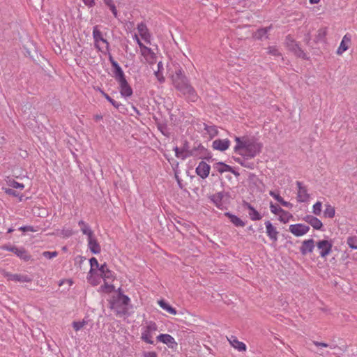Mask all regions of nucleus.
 <instances>
[{
    "label": "nucleus",
    "mask_w": 357,
    "mask_h": 357,
    "mask_svg": "<svg viewBox=\"0 0 357 357\" xmlns=\"http://www.w3.org/2000/svg\"><path fill=\"white\" fill-rule=\"evenodd\" d=\"M10 186L16 188V189H20L22 190L24 188V185L22 183H19L15 181H13L10 183Z\"/></svg>",
    "instance_id": "nucleus-50"
},
{
    "label": "nucleus",
    "mask_w": 357,
    "mask_h": 357,
    "mask_svg": "<svg viewBox=\"0 0 357 357\" xmlns=\"http://www.w3.org/2000/svg\"><path fill=\"white\" fill-rule=\"evenodd\" d=\"M94 119L96 121H99V120H101L102 119V116L100 115V114H96L94 116Z\"/></svg>",
    "instance_id": "nucleus-60"
},
{
    "label": "nucleus",
    "mask_w": 357,
    "mask_h": 357,
    "mask_svg": "<svg viewBox=\"0 0 357 357\" xmlns=\"http://www.w3.org/2000/svg\"><path fill=\"white\" fill-rule=\"evenodd\" d=\"M270 195L272 196L274 199H275L278 202H280L283 206H285L289 208H291L293 207L292 204L289 202H286L283 199V198L278 194L275 193L273 191H270Z\"/></svg>",
    "instance_id": "nucleus-24"
},
{
    "label": "nucleus",
    "mask_w": 357,
    "mask_h": 357,
    "mask_svg": "<svg viewBox=\"0 0 357 357\" xmlns=\"http://www.w3.org/2000/svg\"><path fill=\"white\" fill-rule=\"evenodd\" d=\"M79 224L81 225V229H82V232L84 234L87 235L88 238H89L90 234L93 235V233L91 232V231L90 230V229L89 228V227L86 225H85L83 222H80Z\"/></svg>",
    "instance_id": "nucleus-46"
},
{
    "label": "nucleus",
    "mask_w": 357,
    "mask_h": 357,
    "mask_svg": "<svg viewBox=\"0 0 357 357\" xmlns=\"http://www.w3.org/2000/svg\"><path fill=\"white\" fill-rule=\"evenodd\" d=\"M310 227L305 224L296 223L289 226L288 231L296 237H301L310 231Z\"/></svg>",
    "instance_id": "nucleus-7"
},
{
    "label": "nucleus",
    "mask_w": 357,
    "mask_h": 357,
    "mask_svg": "<svg viewBox=\"0 0 357 357\" xmlns=\"http://www.w3.org/2000/svg\"><path fill=\"white\" fill-rule=\"evenodd\" d=\"M229 341L230 344L236 349L240 351H245L246 350L245 344L243 342L238 341L236 337H231L229 339Z\"/></svg>",
    "instance_id": "nucleus-22"
},
{
    "label": "nucleus",
    "mask_w": 357,
    "mask_h": 357,
    "mask_svg": "<svg viewBox=\"0 0 357 357\" xmlns=\"http://www.w3.org/2000/svg\"><path fill=\"white\" fill-rule=\"evenodd\" d=\"M271 29V26L259 29L255 33L254 37L256 39L261 40L264 36H266L268 31Z\"/></svg>",
    "instance_id": "nucleus-35"
},
{
    "label": "nucleus",
    "mask_w": 357,
    "mask_h": 357,
    "mask_svg": "<svg viewBox=\"0 0 357 357\" xmlns=\"http://www.w3.org/2000/svg\"><path fill=\"white\" fill-rule=\"evenodd\" d=\"M327 34V29L326 27L321 28L317 31V34L315 36L314 42L319 43L323 40Z\"/></svg>",
    "instance_id": "nucleus-32"
},
{
    "label": "nucleus",
    "mask_w": 357,
    "mask_h": 357,
    "mask_svg": "<svg viewBox=\"0 0 357 357\" xmlns=\"http://www.w3.org/2000/svg\"><path fill=\"white\" fill-rule=\"evenodd\" d=\"M158 304L162 309L166 311L168 314L171 315H176L177 314V311L176 310V309L165 300L161 299L158 301Z\"/></svg>",
    "instance_id": "nucleus-19"
},
{
    "label": "nucleus",
    "mask_w": 357,
    "mask_h": 357,
    "mask_svg": "<svg viewBox=\"0 0 357 357\" xmlns=\"http://www.w3.org/2000/svg\"><path fill=\"white\" fill-rule=\"evenodd\" d=\"M351 43V36L349 34L344 36L340 45L337 50V54L341 55L344 52L347 50L349 47V45Z\"/></svg>",
    "instance_id": "nucleus-14"
},
{
    "label": "nucleus",
    "mask_w": 357,
    "mask_h": 357,
    "mask_svg": "<svg viewBox=\"0 0 357 357\" xmlns=\"http://www.w3.org/2000/svg\"><path fill=\"white\" fill-rule=\"evenodd\" d=\"M347 244L351 248L357 249V234L351 235L347 238Z\"/></svg>",
    "instance_id": "nucleus-37"
},
{
    "label": "nucleus",
    "mask_w": 357,
    "mask_h": 357,
    "mask_svg": "<svg viewBox=\"0 0 357 357\" xmlns=\"http://www.w3.org/2000/svg\"><path fill=\"white\" fill-rule=\"evenodd\" d=\"M310 40H311L310 33V32H308V33H307L305 35L304 41L305 42V43H306L307 45H309V44H310Z\"/></svg>",
    "instance_id": "nucleus-57"
},
{
    "label": "nucleus",
    "mask_w": 357,
    "mask_h": 357,
    "mask_svg": "<svg viewBox=\"0 0 357 357\" xmlns=\"http://www.w3.org/2000/svg\"><path fill=\"white\" fill-rule=\"evenodd\" d=\"M293 215L288 211L282 210L278 215V220L282 223H287L293 219Z\"/></svg>",
    "instance_id": "nucleus-27"
},
{
    "label": "nucleus",
    "mask_w": 357,
    "mask_h": 357,
    "mask_svg": "<svg viewBox=\"0 0 357 357\" xmlns=\"http://www.w3.org/2000/svg\"><path fill=\"white\" fill-rule=\"evenodd\" d=\"M320 2V0H310L311 4H317Z\"/></svg>",
    "instance_id": "nucleus-61"
},
{
    "label": "nucleus",
    "mask_w": 357,
    "mask_h": 357,
    "mask_svg": "<svg viewBox=\"0 0 357 357\" xmlns=\"http://www.w3.org/2000/svg\"><path fill=\"white\" fill-rule=\"evenodd\" d=\"M137 30L140 34V36L143 38H145L146 33H148V29L146 25L142 22L137 25Z\"/></svg>",
    "instance_id": "nucleus-42"
},
{
    "label": "nucleus",
    "mask_w": 357,
    "mask_h": 357,
    "mask_svg": "<svg viewBox=\"0 0 357 357\" xmlns=\"http://www.w3.org/2000/svg\"><path fill=\"white\" fill-rule=\"evenodd\" d=\"M155 75L157 78V79L160 82V83H162L165 82V77L164 76L162 75V73H160V72L159 70L158 71H155Z\"/></svg>",
    "instance_id": "nucleus-53"
},
{
    "label": "nucleus",
    "mask_w": 357,
    "mask_h": 357,
    "mask_svg": "<svg viewBox=\"0 0 357 357\" xmlns=\"http://www.w3.org/2000/svg\"><path fill=\"white\" fill-rule=\"evenodd\" d=\"M235 142L234 152L243 156H255L262 148V144L253 136L235 137Z\"/></svg>",
    "instance_id": "nucleus-2"
},
{
    "label": "nucleus",
    "mask_w": 357,
    "mask_h": 357,
    "mask_svg": "<svg viewBox=\"0 0 357 357\" xmlns=\"http://www.w3.org/2000/svg\"><path fill=\"white\" fill-rule=\"evenodd\" d=\"M43 255L47 259H52L57 256V252L46 251L43 253Z\"/></svg>",
    "instance_id": "nucleus-49"
},
{
    "label": "nucleus",
    "mask_w": 357,
    "mask_h": 357,
    "mask_svg": "<svg viewBox=\"0 0 357 357\" xmlns=\"http://www.w3.org/2000/svg\"><path fill=\"white\" fill-rule=\"evenodd\" d=\"M293 53L299 58H301L305 60H308L309 57L307 56V54L304 52V51L300 47V46H298V48H296L295 50L293 51Z\"/></svg>",
    "instance_id": "nucleus-40"
},
{
    "label": "nucleus",
    "mask_w": 357,
    "mask_h": 357,
    "mask_svg": "<svg viewBox=\"0 0 357 357\" xmlns=\"http://www.w3.org/2000/svg\"><path fill=\"white\" fill-rule=\"evenodd\" d=\"M249 216L252 220H259L261 218V215L250 205H248Z\"/></svg>",
    "instance_id": "nucleus-34"
},
{
    "label": "nucleus",
    "mask_w": 357,
    "mask_h": 357,
    "mask_svg": "<svg viewBox=\"0 0 357 357\" xmlns=\"http://www.w3.org/2000/svg\"><path fill=\"white\" fill-rule=\"evenodd\" d=\"M173 84L177 90L181 92L183 95L187 96L191 101L195 102L196 100L197 94L195 91L188 83L186 77L178 81L176 80V82H173Z\"/></svg>",
    "instance_id": "nucleus-4"
},
{
    "label": "nucleus",
    "mask_w": 357,
    "mask_h": 357,
    "mask_svg": "<svg viewBox=\"0 0 357 357\" xmlns=\"http://www.w3.org/2000/svg\"><path fill=\"white\" fill-rule=\"evenodd\" d=\"M93 38H94V40H95V46L98 48L100 50V47L98 45V43L99 41H102V43H105L106 44V49L108 50H109V43L107 42V40H105V38H103L102 36V33L101 31L98 29L97 26H94L93 27Z\"/></svg>",
    "instance_id": "nucleus-15"
},
{
    "label": "nucleus",
    "mask_w": 357,
    "mask_h": 357,
    "mask_svg": "<svg viewBox=\"0 0 357 357\" xmlns=\"http://www.w3.org/2000/svg\"><path fill=\"white\" fill-rule=\"evenodd\" d=\"M229 220L236 227H244L245 226V223L243 220H241L238 217L231 214V213H226L225 214Z\"/></svg>",
    "instance_id": "nucleus-26"
},
{
    "label": "nucleus",
    "mask_w": 357,
    "mask_h": 357,
    "mask_svg": "<svg viewBox=\"0 0 357 357\" xmlns=\"http://www.w3.org/2000/svg\"><path fill=\"white\" fill-rule=\"evenodd\" d=\"M157 332L158 325L153 321H147L141 328L140 338L146 344H155Z\"/></svg>",
    "instance_id": "nucleus-3"
},
{
    "label": "nucleus",
    "mask_w": 357,
    "mask_h": 357,
    "mask_svg": "<svg viewBox=\"0 0 357 357\" xmlns=\"http://www.w3.org/2000/svg\"><path fill=\"white\" fill-rule=\"evenodd\" d=\"M215 168L219 172H229L231 170V168L229 166L223 163H218Z\"/></svg>",
    "instance_id": "nucleus-45"
},
{
    "label": "nucleus",
    "mask_w": 357,
    "mask_h": 357,
    "mask_svg": "<svg viewBox=\"0 0 357 357\" xmlns=\"http://www.w3.org/2000/svg\"><path fill=\"white\" fill-rule=\"evenodd\" d=\"M314 344L319 349H322V348H326V347H329L330 349H334V347H333L332 345H329L326 343H324V342H314Z\"/></svg>",
    "instance_id": "nucleus-48"
},
{
    "label": "nucleus",
    "mask_w": 357,
    "mask_h": 357,
    "mask_svg": "<svg viewBox=\"0 0 357 357\" xmlns=\"http://www.w3.org/2000/svg\"><path fill=\"white\" fill-rule=\"evenodd\" d=\"M230 146V141L227 139H217L213 142L212 147L215 150L224 151L227 150Z\"/></svg>",
    "instance_id": "nucleus-11"
},
{
    "label": "nucleus",
    "mask_w": 357,
    "mask_h": 357,
    "mask_svg": "<svg viewBox=\"0 0 357 357\" xmlns=\"http://www.w3.org/2000/svg\"><path fill=\"white\" fill-rule=\"evenodd\" d=\"M314 246V241L312 238L304 240L300 247V251L302 255H306L312 252Z\"/></svg>",
    "instance_id": "nucleus-10"
},
{
    "label": "nucleus",
    "mask_w": 357,
    "mask_h": 357,
    "mask_svg": "<svg viewBox=\"0 0 357 357\" xmlns=\"http://www.w3.org/2000/svg\"><path fill=\"white\" fill-rule=\"evenodd\" d=\"M158 342H162L165 344L169 349L172 351H176L178 348V343L176 340L169 334L162 333L156 336Z\"/></svg>",
    "instance_id": "nucleus-8"
},
{
    "label": "nucleus",
    "mask_w": 357,
    "mask_h": 357,
    "mask_svg": "<svg viewBox=\"0 0 357 357\" xmlns=\"http://www.w3.org/2000/svg\"><path fill=\"white\" fill-rule=\"evenodd\" d=\"M185 77H186L183 75L182 70L181 68H177L175 70V73L172 75V81L173 82H176V80L178 81Z\"/></svg>",
    "instance_id": "nucleus-38"
},
{
    "label": "nucleus",
    "mask_w": 357,
    "mask_h": 357,
    "mask_svg": "<svg viewBox=\"0 0 357 357\" xmlns=\"http://www.w3.org/2000/svg\"><path fill=\"white\" fill-rule=\"evenodd\" d=\"M120 87V93L122 96L130 97L132 94V89L127 80L119 82Z\"/></svg>",
    "instance_id": "nucleus-16"
},
{
    "label": "nucleus",
    "mask_w": 357,
    "mask_h": 357,
    "mask_svg": "<svg viewBox=\"0 0 357 357\" xmlns=\"http://www.w3.org/2000/svg\"><path fill=\"white\" fill-rule=\"evenodd\" d=\"M174 158H171L170 159H169V162L173 166L174 165Z\"/></svg>",
    "instance_id": "nucleus-63"
},
{
    "label": "nucleus",
    "mask_w": 357,
    "mask_h": 357,
    "mask_svg": "<svg viewBox=\"0 0 357 357\" xmlns=\"http://www.w3.org/2000/svg\"><path fill=\"white\" fill-rule=\"evenodd\" d=\"M73 284V282L71 279H66V280H61L59 282V285L62 286L64 284H67L68 287H70Z\"/></svg>",
    "instance_id": "nucleus-52"
},
{
    "label": "nucleus",
    "mask_w": 357,
    "mask_h": 357,
    "mask_svg": "<svg viewBox=\"0 0 357 357\" xmlns=\"http://www.w3.org/2000/svg\"><path fill=\"white\" fill-rule=\"evenodd\" d=\"M303 220L316 230H321L324 227L322 222L316 215H307Z\"/></svg>",
    "instance_id": "nucleus-9"
},
{
    "label": "nucleus",
    "mask_w": 357,
    "mask_h": 357,
    "mask_svg": "<svg viewBox=\"0 0 357 357\" xmlns=\"http://www.w3.org/2000/svg\"><path fill=\"white\" fill-rule=\"evenodd\" d=\"M210 171V167L206 162H200L196 169V172L202 178L208 176Z\"/></svg>",
    "instance_id": "nucleus-20"
},
{
    "label": "nucleus",
    "mask_w": 357,
    "mask_h": 357,
    "mask_svg": "<svg viewBox=\"0 0 357 357\" xmlns=\"http://www.w3.org/2000/svg\"><path fill=\"white\" fill-rule=\"evenodd\" d=\"M335 215V208L329 204L325 205L324 216L328 218H333Z\"/></svg>",
    "instance_id": "nucleus-28"
},
{
    "label": "nucleus",
    "mask_w": 357,
    "mask_h": 357,
    "mask_svg": "<svg viewBox=\"0 0 357 357\" xmlns=\"http://www.w3.org/2000/svg\"><path fill=\"white\" fill-rule=\"evenodd\" d=\"M90 270L87 275L88 282L93 286L102 284L99 287V291L102 293H111L115 290L113 282L116 280L115 273L104 264L99 265L98 260L93 257L89 260Z\"/></svg>",
    "instance_id": "nucleus-1"
},
{
    "label": "nucleus",
    "mask_w": 357,
    "mask_h": 357,
    "mask_svg": "<svg viewBox=\"0 0 357 357\" xmlns=\"http://www.w3.org/2000/svg\"><path fill=\"white\" fill-rule=\"evenodd\" d=\"M293 53L299 58H301L305 60H308L309 57L307 56V54L304 52V51L300 47V46H298V48H296L295 50L293 51Z\"/></svg>",
    "instance_id": "nucleus-41"
},
{
    "label": "nucleus",
    "mask_w": 357,
    "mask_h": 357,
    "mask_svg": "<svg viewBox=\"0 0 357 357\" xmlns=\"http://www.w3.org/2000/svg\"><path fill=\"white\" fill-rule=\"evenodd\" d=\"M104 3L106 6H107L109 9L111 10L112 13H113L114 16L115 17H117L118 12L116 8L115 4L114 3L112 0H103Z\"/></svg>",
    "instance_id": "nucleus-39"
},
{
    "label": "nucleus",
    "mask_w": 357,
    "mask_h": 357,
    "mask_svg": "<svg viewBox=\"0 0 357 357\" xmlns=\"http://www.w3.org/2000/svg\"><path fill=\"white\" fill-rule=\"evenodd\" d=\"M113 68L114 77L118 82L126 80L125 74L119 65L115 66Z\"/></svg>",
    "instance_id": "nucleus-21"
},
{
    "label": "nucleus",
    "mask_w": 357,
    "mask_h": 357,
    "mask_svg": "<svg viewBox=\"0 0 357 357\" xmlns=\"http://www.w3.org/2000/svg\"><path fill=\"white\" fill-rule=\"evenodd\" d=\"M85 6L92 8L96 5L95 0H82Z\"/></svg>",
    "instance_id": "nucleus-54"
},
{
    "label": "nucleus",
    "mask_w": 357,
    "mask_h": 357,
    "mask_svg": "<svg viewBox=\"0 0 357 357\" xmlns=\"http://www.w3.org/2000/svg\"><path fill=\"white\" fill-rule=\"evenodd\" d=\"M158 70L159 71H160V69L162 68V63L161 61H160L158 63Z\"/></svg>",
    "instance_id": "nucleus-62"
},
{
    "label": "nucleus",
    "mask_w": 357,
    "mask_h": 357,
    "mask_svg": "<svg viewBox=\"0 0 357 357\" xmlns=\"http://www.w3.org/2000/svg\"><path fill=\"white\" fill-rule=\"evenodd\" d=\"M102 95L116 109H119L121 104L112 99L107 93L100 90Z\"/></svg>",
    "instance_id": "nucleus-43"
},
{
    "label": "nucleus",
    "mask_w": 357,
    "mask_h": 357,
    "mask_svg": "<svg viewBox=\"0 0 357 357\" xmlns=\"http://www.w3.org/2000/svg\"><path fill=\"white\" fill-rule=\"evenodd\" d=\"M88 246L91 252L94 254H98L100 252V246L97 242L96 239L93 236V235H91L88 238Z\"/></svg>",
    "instance_id": "nucleus-18"
},
{
    "label": "nucleus",
    "mask_w": 357,
    "mask_h": 357,
    "mask_svg": "<svg viewBox=\"0 0 357 357\" xmlns=\"http://www.w3.org/2000/svg\"><path fill=\"white\" fill-rule=\"evenodd\" d=\"M137 43H138L139 45V47L142 49H143V46H144V45L142 43V42L138 38H137Z\"/></svg>",
    "instance_id": "nucleus-64"
},
{
    "label": "nucleus",
    "mask_w": 357,
    "mask_h": 357,
    "mask_svg": "<svg viewBox=\"0 0 357 357\" xmlns=\"http://www.w3.org/2000/svg\"><path fill=\"white\" fill-rule=\"evenodd\" d=\"M87 324V321L84 319L75 321L73 322L72 326L75 331L77 332L82 329H83L85 326Z\"/></svg>",
    "instance_id": "nucleus-31"
},
{
    "label": "nucleus",
    "mask_w": 357,
    "mask_h": 357,
    "mask_svg": "<svg viewBox=\"0 0 357 357\" xmlns=\"http://www.w3.org/2000/svg\"><path fill=\"white\" fill-rule=\"evenodd\" d=\"M142 54L146 56L150 54L151 57L154 55V54L151 52V50L146 46H143V49H142Z\"/></svg>",
    "instance_id": "nucleus-51"
},
{
    "label": "nucleus",
    "mask_w": 357,
    "mask_h": 357,
    "mask_svg": "<svg viewBox=\"0 0 357 357\" xmlns=\"http://www.w3.org/2000/svg\"><path fill=\"white\" fill-rule=\"evenodd\" d=\"M285 44L287 49L292 52L298 48V44L296 42V40L291 36H287L285 39Z\"/></svg>",
    "instance_id": "nucleus-25"
},
{
    "label": "nucleus",
    "mask_w": 357,
    "mask_h": 357,
    "mask_svg": "<svg viewBox=\"0 0 357 357\" xmlns=\"http://www.w3.org/2000/svg\"><path fill=\"white\" fill-rule=\"evenodd\" d=\"M270 210L272 213L278 216L283 209H282L278 205L274 204L272 202H271Z\"/></svg>",
    "instance_id": "nucleus-44"
},
{
    "label": "nucleus",
    "mask_w": 357,
    "mask_h": 357,
    "mask_svg": "<svg viewBox=\"0 0 357 357\" xmlns=\"http://www.w3.org/2000/svg\"><path fill=\"white\" fill-rule=\"evenodd\" d=\"M316 246L319 250L320 257L325 258L332 251L333 242L331 240L322 239L316 243Z\"/></svg>",
    "instance_id": "nucleus-6"
},
{
    "label": "nucleus",
    "mask_w": 357,
    "mask_h": 357,
    "mask_svg": "<svg viewBox=\"0 0 357 357\" xmlns=\"http://www.w3.org/2000/svg\"><path fill=\"white\" fill-rule=\"evenodd\" d=\"M11 250L16 254L18 257L20 258H22L25 260L29 259V257L26 254V251L23 249H18L17 248H13L11 249Z\"/></svg>",
    "instance_id": "nucleus-36"
},
{
    "label": "nucleus",
    "mask_w": 357,
    "mask_h": 357,
    "mask_svg": "<svg viewBox=\"0 0 357 357\" xmlns=\"http://www.w3.org/2000/svg\"><path fill=\"white\" fill-rule=\"evenodd\" d=\"M130 302V298L121 294H117L110 302L111 307L117 313H124Z\"/></svg>",
    "instance_id": "nucleus-5"
},
{
    "label": "nucleus",
    "mask_w": 357,
    "mask_h": 357,
    "mask_svg": "<svg viewBox=\"0 0 357 357\" xmlns=\"http://www.w3.org/2000/svg\"><path fill=\"white\" fill-rule=\"evenodd\" d=\"M158 355L155 351H146L143 354V357H157Z\"/></svg>",
    "instance_id": "nucleus-55"
},
{
    "label": "nucleus",
    "mask_w": 357,
    "mask_h": 357,
    "mask_svg": "<svg viewBox=\"0 0 357 357\" xmlns=\"http://www.w3.org/2000/svg\"><path fill=\"white\" fill-rule=\"evenodd\" d=\"M5 192L8 194V195H13V196H15L17 197V195L16 194L15 191L13 189H6L5 190Z\"/></svg>",
    "instance_id": "nucleus-58"
},
{
    "label": "nucleus",
    "mask_w": 357,
    "mask_h": 357,
    "mask_svg": "<svg viewBox=\"0 0 357 357\" xmlns=\"http://www.w3.org/2000/svg\"><path fill=\"white\" fill-rule=\"evenodd\" d=\"M192 154L197 156V155H200V156H208L209 155V152L208 151L205 149L204 146H199L197 149H195L192 152Z\"/></svg>",
    "instance_id": "nucleus-30"
},
{
    "label": "nucleus",
    "mask_w": 357,
    "mask_h": 357,
    "mask_svg": "<svg viewBox=\"0 0 357 357\" xmlns=\"http://www.w3.org/2000/svg\"><path fill=\"white\" fill-rule=\"evenodd\" d=\"M224 195L222 192H218L215 195H213L211 199L213 202V203L219 208H222L223 204H222V199H223Z\"/></svg>",
    "instance_id": "nucleus-23"
},
{
    "label": "nucleus",
    "mask_w": 357,
    "mask_h": 357,
    "mask_svg": "<svg viewBox=\"0 0 357 357\" xmlns=\"http://www.w3.org/2000/svg\"><path fill=\"white\" fill-rule=\"evenodd\" d=\"M298 186L297 201L299 202H307L310 200V196L306 188L302 186L300 183H298Z\"/></svg>",
    "instance_id": "nucleus-12"
},
{
    "label": "nucleus",
    "mask_w": 357,
    "mask_h": 357,
    "mask_svg": "<svg viewBox=\"0 0 357 357\" xmlns=\"http://www.w3.org/2000/svg\"><path fill=\"white\" fill-rule=\"evenodd\" d=\"M204 130L207 132L211 138L214 137L218 134L217 127L215 126H208L204 123Z\"/></svg>",
    "instance_id": "nucleus-29"
},
{
    "label": "nucleus",
    "mask_w": 357,
    "mask_h": 357,
    "mask_svg": "<svg viewBox=\"0 0 357 357\" xmlns=\"http://www.w3.org/2000/svg\"><path fill=\"white\" fill-rule=\"evenodd\" d=\"M109 60L112 64V66L114 68L115 66L119 65V63L113 59L111 54H109Z\"/></svg>",
    "instance_id": "nucleus-56"
},
{
    "label": "nucleus",
    "mask_w": 357,
    "mask_h": 357,
    "mask_svg": "<svg viewBox=\"0 0 357 357\" xmlns=\"http://www.w3.org/2000/svg\"><path fill=\"white\" fill-rule=\"evenodd\" d=\"M8 280L20 282H30L32 281V278L27 275H18V274H7Z\"/></svg>",
    "instance_id": "nucleus-17"
},
{
    "label": "nucleus",
    "mask_w": 357,
    "mask_h": 357,
    "mask_svg": "<svg viewBox=\"0 0 357 357\" xmlns=\"http://www.w3.org/2000/svg\"><path fill=\"white\" fill-rule=\"evenodd\" d=\"M322 211V202L320 201H317L315 204H313L312 207V213L314 215L319 216L321 215Z\"/></svg>",
    "instance_id": "nucleus-33"
},
{
    "label": "nucleus",
    "mask_w": 357,
    "mask_h": 357,
    "mask_svg": "<svg viewBox=\"0 0 357 357\" xmlns=\"http://www.w3.org/2000/svg\"><path fill=\"white\" fill-rule=\"evenodd\" d=\"M265 226L268 236L273 242H276L278 241V231H277L276 227H275L270 221H266Z\"/></svg>",
    "instance_id": "nucleus-13"
},
{
    "label": "nucleus",
    "mask_w": 357,
    "mask_h": 357,
    "mask_svg": "<svg viewBox=\"0 0 357 357\" xmlns=\"http://www.w3.org/2000/svg\"><path fill=\"white\" fill-rule=\"evenodd\" d=\"M20 230L22 231H34L35 230L33 229L32 227H20Z\"/></svg>",
    "instance_id": "nucleus-59"
},
{
    "label": "nucleus",
    "mask_w": 357,
    "mask_h": 357,
    "mask_svg": "<svg viewBox=\"0 0 357 357\" xmlns=\"http://www.w3.org/2000/svg\"><path fill=\"white\" fill-rule=\"evenodd\" d=\"M268 53L275 56H281V53L275 47H269Z\"/></svg>",
    "instance_id": "nucleus-47"
}]
</instances>
